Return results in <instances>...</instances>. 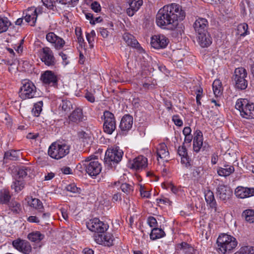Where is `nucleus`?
Masks as SVG:
<instances>
[{
	"label": "nucleus",
	"mask_w": 254,
	"mask_h": 254,
	"mask_svg": "<svg viewBox=\"0 0 254 254\" xmlns=\"http://www.w3.org/2000/svg\"><path fill=\"white\" fill-rule=\"evenodd\" d=\"M185 16L186 13L179 4L171 3L159 10L156 23L162 28L174 30L178 28V21L183 20Z\"/></svg>",
	"instance_id": "f257e3e1"
},
{
	"label": "nucleus",
	"mask_w": 254,
	"mask_h": 254,
	"mask_svg": "<svg viewBox=\"0 0 254 254\" xmlns=\"http://www.w3.org/2000/svg\"><path fill=\"white\" fill-rule=\"evenodd\" d=\"M218 249L223 254L229 253L238 245L236 239L231 235L222 234L219 235L216 242Z\"/></svg>",
	"instance_id": "f03ea898"
},
{
	"label": "nucleus",
	"mask_w": 254,
	"mask_h": 254,
	"mask_svg": "<svg viewBox=\"0 0 254 254\" xmlns=\"http://www.w3.org/2000/svg\"><path fill=\"white\" fill-rule=\"evenodd\" d=\"M70 148V145L65 143L54 142L49 148L48 155L54 159H60L69 153Z\"/></svg>",
	"instance_id": "7ed1b4c3"
},
{
	"label": "nucleus",
	"mask_w": 254,
	"mask_h": 254,
	"mask_svg": "<svg viewBox=\"0 0 254 254\" xmlns=\"http://www.w3.org/2000/svg\"><path fill=\"white\" fill-rule=\"evenodd\" d=\"M247 71L245 68L241 67L235 69L232 77V81L236 89L244 90L247 88Z\"/></svg>",
	"instance_id": "20e7f679"
},
{
	"label": "nucleus",
	"mask_w": 254,
	"mask_h": 254,
	"mask_svg": "<svg viewBox=\"0 0 254 254\" xmlns=\"http://www.w3.org/2000/svg\"><path fill=\"white\" fill-rule=\"evenodd\" d=\"M22 84L19 91V96L22 99H31L38 96L36 87L31 81L24 79L22 81Z\"/></svg>",
	"instance_id": "39448f33"
},
{
	"label": "nucleus",
	"mask_w": 254,
	"mask_h": 254,
	"mask_svg": "<svg viewBox=\"0 0 254 254\" xmlns=\"http://www.w3.org/2000/svg\"><path fill=\"white\" fill-rule=\"evenodd\" d=\"M123 154V151L119 146H116L112 149H108L105 153L104 158L105 164L110 167H113V165L118 163L121 161Z\"/></svg>",
	"instance_id": "423d86ee"
},
{
	"label": "nucleus",
	"mask_w": 254,
	"mask_h": 254,
	"mask_svg": "<svg viewBox=\"0 0 254 254\" xmlns=\"http://www.w3.org/2000/svg\"><path fill=\"white\" fill-rule=\"evenodd\" d=\"M86 226L89 230L97 234L104 233L109 228L108 224L101 221L97 218L90 219L89 221L87 222Z\"/></svg>",
	"instance_id": "0eeeda50"
},
{
	"label": "nucleus",
	"mask_w": 254,
	"mask_h": 254,
	"mask_svg": "<svg viewBox=\"0 0 254 254\" xmlns=\"http://www.w3.org/2000/svg\"><path fill=\"white\" fill-rule=\"evenodd\" d=\"M103 129L106 133L111 134L116 128V121L113 114L108 111L104 112Z\"/></svg>",
	"instance_id": "6e6552de"
},
{
	"label": "nucleus",
	"mask_w": 254,
	"mask_h": 254,
	"mask_svg": "<svg viewBox=\"0 0 254 254\" xmlns=\"http://www.w3.org/2000/svg\"><path fill=\"white\" fill-rule=\"evenodd\" d=\"M41 80L45 85L57 87L58 84V75L53 71L46 70L41 76Z\"/></svg>",
	"instance_id": "1a4fd4ad"
},
{
	"label": "nucleus",
	"mask_w": 254,
	"mask_h": 254,
	"mask_svg": "<svg viewBox=\"0 0 254 254\" xmlns=\"http://www.w3.org/2000/svg\"><path fill=\"white\" fill-rule=\"evenodd\" d=\"M12 246L15 249L24 254H29L32 250L29 242L20 239L14 240L12 242Z\"/></svg>",
	"instance_id": "9d476101"
},
{
	"label": "nucleus",
	"mask_w": 254,
	"mask_h": 254,
	"mask_svg": "<svg viewBox=\"0 0 254 254\" xmlns=\"http://www.w3.org/2000/svg\"><path fill=\"white\" fill-rule=\"evenodd\" d=\"M95 241L99 245L110 247L114 245V238L113 235L109 233L105 235L102 234H95L94 236Z\"/></svg>",
	"instance_id": "9b49d317"
},
{
	"label": "nucleus",
	"mask_w": 254,
	"mask_h": 254,
	"mask_svg": "<svg viewBox=\"0 0 254 254\" xmlns=\"http://www.w3.org/2000/svg\"><path fill=\"white\" fill-rule=\"evenodd\" d=\"M169 42V39L163 35H154L151 38V45L154 49H164Z\"/></svg>",
	"instance_id": "f8f14e48"
},
{
	"label": "nucleus",
	"mask_w": 254,
	"mask_h": 254,
	"mask_svg": "<svg viewBox=\"0 0 254 254\" xmlns=\"http://www.w3.org/2000/svg\"><path fill=\"white\" fill-rule=\"evenodd\" d=\"M86 172L91 177H95L99 174L102 170V166L98 161H92L90 163L85 164Z\"/></svg>",
	"instance_id": "ddd939ff"
},
{
	"label": "nucleus",
	"mask_w": 254,
	"mask_h": 254,
	"mask_svg": "<svg viewBox=\"0 0 254 254\" xmlns=\"http://www.w3.org/2000/svg\"><path fill=\"white\" fill-rule=\"evenodd\" d=\"M41 61L48 66L54 65L56 63V60L53 53L49 47H44L42 49Z\"/></svg>",
	"instance_id": "4468645a"
},
{
	"label": "nucleus",
	"mask_w": 254,
	"mask_h": 254,
	"mask_svg": "<svg viewBox=\"0 0 254 254\" xmlns=\"http://www.w3.org/2000/svg\"><path fill=\"white\" fill-rule=\"evenodd\" d=\"M216 193L221 200L226 201L230 198L232 191L231 188L227 185L219 184L216 189Z\"/></svg>",
	"instance_id": "2eb2a0df"
},
{
	"label": "nucleus",
	"mask_w": 254,
	"mask_h": 254,
	"mask_svg": "<svg viewBox=\"0 0 254 254\" xmlns=\"http://www.w3.org/2000/svg\"><path fill=\"white\" fill-rule=\"evenodd\" d=\"M235 194L239 198L244 199L254 196V188L237 187L235 190Z\"/></svg>",
	"instance_id": "dca6fc26"
},
{
	"label": "nucleus",
	"mask_w": 254,
	"mask_h": 254,
	"mask_svg": "<svg viewBox=\"0 0 254 254\" xmlns=\"http://www.w3.org/2000/svg\"><path fill=\"white\" fill-rule=\"evenodd\" d=\"M208 22L206 19L198 17L193 24L196 35L207 32Z\"/></svg>",
	"instance_id": "f3484780"
},
{
	"label": "nucleus",
	"mask_w": 254,
	"mask_h": 254,
	"mask_svg": "<svg viewBox=\"0 0 254 254\" xmlns=\"http://www.w3.org/2000/svg\"><path fill=\"white\" fill-rule=\"evenodd\" d=\"M123 38L128 46L138 49L140 53L144 52L143 48L140 47V44L132 35L125 33L123 36Z\"/></svg>",
	"instance_id": "a211bd4d"
},
{
	"label": "nucleus",
	"mask_w": 254,
	"mask_h": 254,
	"mask_svg": "<svg viewBox=\"0 0 254 254\" xmlns=\"http://www.w3.org/2000/svg\"><path fill=\"white\" fill-rule=\"evenodd\" d=\"M147 166V159L143 156H138L130 163V168L136 170H141Z\"/></svg>",
	"instance_id": "6ab92c4d"
},
{
	"label": "nucleus",
	"mask_w": 254,
	"mask_h": 254,
	"mask_svg": "<svg viewBox=\"0 0 254 254\" xmlns=\"http://www.w3.org/2000/svg\"><path fill=\"white\" fill-rule=\"evenodd\" d=\"M129 7L127 9V13L129 16H132L142 5V0H128Z\"/></svg>",
	"instance_id": "aec40b11"
},
{
	"label": "nucleus",
	"mask_w": 254,
	"mask_h": 254,
	"mask_svg": "<svg viewBox=\"0 0 254 254\" xmlns=\"http://www.w3.org/2000/svg\"><path fill=\"white\" fill-rule=\"evenodd\" d=\"M133 124V117L129 115H126L122 118L120 128L122 131H127L131 129Z\"/></svg>",
	"instance_id": "412c9836"
},
{
	"label": "nucleus",
	"mask_w": 254,
	"mask_h": 254,
	"mask_svg": "<svg viewBox=\"0 0 254 254\" xmlns=\"http://www.w3.org/2000/svg\"><path fill=\"white\" fill-rule=\"evenodd\" d=\"M196 35L197 41L201 47H208L212 43V38L208 32Z\"/></svg>",
	"instance_id": "4be33fe9"
},
{
	"label": "nucleus",
	"mask_w": 254,
	"mask_h": 254,
	"mask_svg": "<svg viewBox=\"0 0 254 254\" xmlns=\"http://www.w3.org/2000/svg\"><path fill=\"white\" fill-rule=\"evenodd\" d=\"M203 145L202 133L200 130H196L194 133L193 141V150L196 152H198Z\"/></svg>",
	"instance_id": "5701e85b"
},
{
	"label": "nucleus",
	"mask_w": 254,
	"mask_h": 254,
	"mask_svg": "<svg viewBox=\"0 0 254 254\" xmlns=\"http://www.w3.org/2000/svg\"><path fill=\"white\" fill-rule=\"evenodd\" d=\"M184 144L185 142L182 146L179 147L178 153L181 157V163L185 164L186 167H189L191 166L190 159L188 156L187 150Z\"/></svg>",
	"instance_id": "b1692460"
},
{
	"label": "nucleus",
	"mask_w": 254,
	"mask_h": 254,
	"mask_svg": "<svg viewBox=\"0 0 254 254\" xmlns=\"http://www.w3.org/2000/svg\"><path fill=\"white\" fill-rule=\"evenodd\" d=\"M157 160H159V158L168 161L169 159V153L168 150L166 145L164 143L160 144L157 148Z\"/></svg>",
	"instance_id": "393cba45"
},
{
	"label": "nucleus",
	"mask_w": 254,
	"mask_h": 254,
	"mask_svg": "<svg viewBox=\"0 0 254 254\" xmlns=\"http://www.w3.org/2000/svg\"><path fill=\"white\" fill-rule=\"evenodd\" d=\"M8 210L14 215L19 214L22 212L21 203L13 198L6 205Z\"/></svg>",
	"instance_id": "a878e982"
},
{
	"label": "nucleus",
	"mask_w": 254,
	"mask_h": 254,
	"mask_svg": "<svg viewBox=\"0 0 254 254\" xmlns=\"http://www.w3.org/2000/svg\"><path fill=\"white\" fill-rule=\"evenodd\" d=\"M242 117L246 119H254V104L248 103L243 110Z\"/></svg>",
	"instance_id": "bb28decb"
},
{
	"label": "nucleus",
	"mask_w": 254,
	"mask_h": 254,
	"mask_svg": "<svg viewBox=\"0 0 254 254\" xmlns=\"http://www.w3.org/2000/svg\"><path fill=\"white\" fill-rule=\"evenodd\" d=\"M82 110L80 108L75 109L72 113L68 116L69 122L77 123L82 121L83 119Z\"/></svg>",
	"instance_id": "cd10ccee"
},
{
	"label": "nucleus",
	"mask_w": 254,
	"mask_h": 254,
	"mask_svg": "<svg viewBox=\"0 0 254 254\" xmlns=\"http://www.w3.org/2000/svg\"><path fill=\"white\" fill-rule=\"evenodd\" d=\"M72 109L71 103L66 100H63L59 106V110L61 116L65 115Z\"/></svg>",
	"instance_id": "c85d7f7f"
},
{
	"label": "nucleus",
	"mask_w": 254,
	"mask_h": 254,
	"mask_svg": "<svg viewBox=\"0 0 254 254\" xmlns=\"http://www.w3.org/2000/svg\"><path fill=\"white\" fill-rule=\"evenodd\" d=\"M12 198V194L8 190L3 189L0 190V203L1 204L6 205Z\"/></svg>",
	"instance_id": "c756f323"
},
{
	"label": "nucleus",
	"mask_w": 254,
	"mask_h": 254,
	"mask_svg": "<svg viewBox=\"0 0 254 254\" xmlns=\"http://www.w3.org/2000/svg\"><path fill=\"white\" fill-rule=\"evenodd\" d=\"M205 199L210 207L214 209L215 211L217 210V203L215 200L213 192L210 190H207L205 192Z\"/></svg>",
	"instance_id": "7c9ffc66"
},
{
	"label": "nucleus",
	"mask_w": 254,
	"mask_h": 254,
	"mask_svg": "<svg viewBox=\"0 0 254 254\" xmlns=\"http://www.w3.org/2000/svg\"><path fill=\"white\" fill-rule=\"evenodd\" d=\"M235 169L233 166L225 165L223 167H219L217 169L218 174L222 177H227L234 173Z\"/></svg>",
	"instance_id": "2f4dec72"
},
{
	"label": "nucleus",
	"mask_w": 254,
	"mask_h": 254,
	"mask_svg": "<svg viewBox=\"0 0 254 254\" xmlns=\"http://www.w3.org/2000/svg\"><path fill=\"white\" fill-rule=\"evenodd\" d=\"M77 134L79 138L84 143V146L90 145L92 144L93 140L91 133L81 131L78 132Z\"/></svg>",
	"instance_id": "473e14b6"
},
{
	"label": "nucleus",
	"mask_w": 254,
	"mask_h": 254,
	"mask_svg": "<svg viewBox=\"0 0 254 254\" xmlns=\"http://www.w3.org/2000/svg\"><path fill=\"white\" fill-rule=\"evenodd\" d=\"M190 170L192 179L199 181L203 175V168L202 166H192Z\"/></svg>",
	"instance_id": "72a5a7b5"
},
{
	"label": "nucleus",
	"mask_w": 254,
	"mask_h": 254,
	"mask_svg": "<svg viewBox=\"0 0 254 254\" xmlns=\"http://www.w3.org/2000/svg\"><path fill=\"white\" fill-rule=\"evenodd\" d=\"M45 236L39 231L32 232L28 235L27 238L31 242L39 243L44 239Z\"/></svg>",
	"instance_id": "f704fd0d"
},
{
	"label": "nucleus",
	"mask_w": 254,
	"mask_h": 254,
	"mask_svg": "<svg viewBox=\"0 0 254 254\" xmlns=\"http://www.w3.org/2000/svg\"><path fill=\"white\" fill-rule=\"evenodd\" d=\"M165 235L164 231L161 228H154L150 234V239L155 240L163 237Z\"/></svg>",
	"instance_id": "c9c22d12"
},
{
	"label": "nucleus",
	"mask_w": 254,
	"mask_h": 254,
	"mask_svg": "<svg viewBox=\"0 0 254 254\" xmlns=\"http://www.w3.org/2000/svg\"><path fill=\"white\" fill-rule=\"evenodd\" d=\"M18 158L17 152L15 150H10L4 153L3 163H7L8 160H16Z\"/></svg>",
	"instance_id": "e433bc0d"
},
{
	"label": "nucleus",
	"mask_w": 254,
	"mask_h": 254,
	"mask_svg": "<svg viewBox=\"0 0 254 254\" xmlns=\"http://www.w3.org/2000/svg\"><path fill=\"white\" fill-rule=\"evenodd\" d=\"M28 204L30 206L38 210L39 212L43 211L44 206L40 199L36 198H31V201H28Z\"/></svg>",
	"instance_id": "4c0bfd02"
},
{
	"label": "nucleus",
	"mask_w": 254,
	"mask_h": 254,
	"mask_svg": "<svg viewBox=\"0 0 254 254\" xmlns=\"http://www.w3.org/2000/svg\"><path fill=\"white\" fill-rule=\"evenodd\" d=\"M242 216L245 218L247 222L250 223H254V210L248 209L244 210L242 213Z\"/></svg>",
	"instance_id": "58836bf2"
},
{
	"label": "nucleus",
	"mask_w": 254,
	"mask_h": 254,
	"mask_svg": "<svg viewBox=\"0 0 254 254\" xmlns=\"http://www.w3.org/2000/svg\"><path fill=\"white\" fill-rule=\"evenodd\" d=\"M10 25L11 22L7 17L0 16V33L6 31Z\"/></svg>",
	"instance_id": "ea45409f"
},
{
	"label": "nucleus",
	"mask_w": 254,
	"mask_h": 254,
	"mask_svg": "<svg viewBox=\"0 0 254 254\" xmlns=\"http://www.w3.org/2000/svg\"><path fill=\"white\" fill-rule=\"evenodd\" d=\"M24 182L22 180H15L11 186V189L14 190L15 192H19L24 188Z\"/></svg>",
	"instance_id": "a19ab883"
},
{
	"label": "nucleus",
	"mask_w": 254,
	"mask_h": 254,
	"mask_svg": "<svg viewBox=\"0 0 254 254\" xmlns=\"http://www.w3.org/2000/svg\"><path fill=\"white\" fill-rule=\"evenodd\" d=\"M120 188L122 191L127 195L132 194L134 190L133 186L127 183L121 184Z\"/></svg>",
	"instance_id": "79ce46f5"
},
{
	"label": "nucleus",
	"mask_w": 254,
	"mask_h": 254,
	"mask_svg": "<svg viewBox=\"0 0 254 254\" xmlns=\"http://www.w3.org/2000/svg\"><path fill=\"white\" fill-rule=\"evenodd\" d=\"M213 90L215 96H219L221 94V82L219 79H216L212 84Z\"/></svg>",
	"instance_id": "37998d69"
},
{
	"label": "nucleus",
	"mask_w": 254,
	"mask_h": 254,
	"mask_svg": "<svg viewBox=\"0 0 254 254\" xmlns=\"http://www.w3.org/2000/svg\"><path fill=\"white\" fill-rule=\"evenodd\" d=\"M31 170L29 167L23 166L20 167L17 171V175L19 179L26 177L28 173L30 174L31 173Z\"/></svg>",
	"instance_id": "c03bdc74"
},
{
	"label": "nucleus",
	"mask_w": 254,
	"mask_h": 254,
	"mask_svg": "<svg viewBox=\"0 0 254 254\" xmlns=\"http://www.w3.org/2000/svg\"><path fill=\"white\" fill-rule=\"evenodd\" d=\"M234 254H254V247L252 246L242 247Z\"/></svg>",
	"instance_id": "a18cd8bd"
},
{
	"label": "nucleus",
	"mask_w": 254,
	"mask_h": 254,
	"mask_svg": "<svg viewBox=\"0 0 254 254\" xmlns=\"http://www.w3.org/2000/svg\"><path fill=\"white\" fill-rule=\"evenodd\" d=\"M248 25L246 23H241L238 25L237 27V30L238 34L241 36H245L249 33Z\"/></svg>",
	"instance_id": "49530a36"
},
{
	"label": "nucleus",
	"mask_w": 254,
	"mask_h": 254,
	"mask_svg": "<svg viewBox=\"0 0 254 254\" xmlns=\"http://www.w3.org/2000/svg\"><path fill=\"white\" fill-rule=\"evenodd\" d=\"M32 9H34V11H33V15L35 16L32 17V23H31L30 24V25L32 26H35L36 20H37V16H38L37 12H38L39 13H41L42 12V8L41 7H39L35 8L34 7H31L28 8L27 10L28 11H29L31 10Z\"/></svg>",
	"instance_id": "de8ad7c7"
},
{
	"label": "nucleus",
	"mask_w": 254,
	"mask_h": 254,
	"mask_svg": "<svg viewBox=\"0 0 254 254\" xmlns=\"http://www.w3.org/2000/svg\"><path fill=\"white\" fill-rule=\"evenodd\" d=\"M43 5L48 9L52 10L53 11H57L58 9L55 3L56 1L52 0H42Z\"/></svg>",
	"instance_id": "09e8293b"
},
{
	"label": "nucleus",
	"mask_w": 254,
	"mask_h": 254,
	"mask_svg": "<svg viewBox=\"0 0 254 254\" xmlns=\"http://www.w3.org/2000/svg\"><path fill=\"white\" fill-rule=\"evenodd\" d=\"M43 106V102L39 101L35 103L34 108L32 109V113L36 117H38L42 111V107Z\"/></svg>",
	"instance_id": "8fccbe9b"
},
{
	"label": "nucleus",
	"mask_w": 254,
	"mask_h": 254,
	"mask_svg": "<svg viewBox=\"0 0 254 254\" xmlns=\"http://www.w3.org/2000/svg\"><path fill=\"white\" fill-rule=\"evenodd\" d=\"M245 103L246 101L245 100H242V99H239L237 101L235 105L236 109L239 110L241 116L242 113H243L242 111L245 108Z\"/></svg>",
	"instance_id": "3c124183"
},
{
	"label": "nucleus",
	"mask_w": 254,
	"mask_h": 254,
	"mask_svg": "<svg viewBox=\"0 0 254 254\" xmlns=\"http://www.w3.org/2000/svg\"><path fill=\"white\" fill-rule=\"evenodd\" d=\"M66 190L67 191L74 193H80L81 190L80 189L77 188L74 184L67 185L66 187Z\"/></svg>",
	"instance_id": "603ef678"
},
{
	"label": "nucleus",
	"mask_w": 254,
	"mask_h": 254,
	"mask_svg": "<svg viewBox=\"0 0 254 254\" xmlns=\"http://www.w3.org/2000/svg\"><path fill=\"white\" fill-rule=\"evenodd\" d=\"M54 47L57 50H60L64 47L65 44V42L63 39L58 36L56 41L54 42Z\"/></svg>",
	"instance_id": "864d4df0"
},
{
	"label": "nucleus",
	"mask_w": 254,
	"mask_h": 254,
	"mask_svg": "<svg viewBox=\"0 0 254 254\" xmlns=\"http://www.w3.org/2000/svg\"><path fill=\"white\" fill-rule=\"evenodd\" d=\"M58 36H57L54 32H49L46 35L47 40L52 44H54L56 39H57Z\"/></svg>",
	"instance_id": "5fc2aeb1"
},
{
	"label": "nucleus",
	"mask_w": 254,
	"mask_h": 254,
	"mask_svg": "<svg viewBox=\"0 0 254 254\" xmlns=\"http://www.w3.org/2000/svg\"><path fill=\"white\" fill-rule=\"evenodd\" d=\"M172 120L177 126L181 127L183 125V121L179 118V115H174L172 117Z\"/></svg>",
	"instance_id": "6e6d98bb"
},
{
	"label": "nucleus",
	"mask_w": 254,
	"mask_h": 254,
	"mask_svg": "<svg viewBox=\"0 0 254 254\" xmlns=\"http://www.w3.org/2000/svg\"><path fill=\"white\" fill-rule=\"evenodd\" d=\"M147 223L151 227H156L157 222L155 218L153 216H149L147 219Z\"/></svg>",
	"instance_id": "4d7b16f0"
},
{
	"label": "nucleus",
	"mask_w": 254,
	"mask_h": 254,
	"mask_svg": "<svg viewBox=\"0 0 254 254\" xmlns=\"http://www.w3.org/2000/svg\"><path fill=\"white\" fill-rule=\"evenodd\" d=\"M91 8L95 12H99L101 9L100 4L96 1H95L91 3Z\"/></svg>",
	"instance_id": "13d9d810"
},
{
	"label": "nucleus",
	"mask_w": 254,
	"mask_h": 254,
	"mask_svg": "<svg viewBox=\"0 0 254 254\" xmlns=\"http://www.w3.org/2000/svg\"><path fill=\"white\" fill-rule=\"evenodd\" d=\"M139 191L142 197L146 198H149L150 197V191L144 190V188L142 186H140Z\"/></svg>",
	"instance_id": "bf43d9fd"
},
{
	"label": "nucleus",
	"mask_w": 254,
	"mask_h": 254,
	"mask_svg": "<svg viewBox=\"0 0 254 254\" xmlns=\"http://www.w3.org/2000/svg\"><path fill=\"white\" fill-rule=\"evenodd\" d=\"M86 99L89 102L93 103L95 101V97L93 94L90 92H87L85 96Z\"/></svg>",
	"instance_id": "052dcab7"
},
{
	"label": "nucleus",
	"mask_w": 254,
	"mask_h": 254,
	"mask_svg": "<svg viewBox=\"0 0 254 254\" xmlns=\"http://www.w3.org/2000/svg\"><path fill=\"white\" fill-rule=\"evenodd\" d=\"M85 15L86 17V18L88 20H90V23L92 25H94L95 22L94 21V17L93 15L91 13L88 12H85Z\"/></svg>",
	"instance_id": "680f3d73"
},
{
	"label": "nucleus",
	"mask_w": 254,
	"mask_h": 254,
	"mask_svg": "<svg viewBox=\"0 0 254 254\" xmlns=\"http://www.w3.org/2000/svg\"><path fill=\"white\" fill-rule=\"evenodd\" d=\"M81 34H82L81 30L80 28H79V37H77V39H78V42L80 46L81 47H82V46H84L85 43L84 42V41L83 37L81 36Z\"/></svg>",
	"instance_id": "e2e57ef3"
},
{
	"label": "nucleus",
	"mask_w": 254,
	"mask_h": 254,
	"mask_svg": "<svg viewBox=\"0 0 254 254\" xmlns=\"http://www.w3.org/2000/svg\"><path fill=\"white\" fill-rule=\"evenodd\" d=\"M94 156L93 155H91L89 157H87L84 160L82 161V163L83 167H85V164H86V163L87 164V163H90L92 162V161H97L96 160L94 159Z\"/></svg>",
	"instance_id": "0e129e2a"
},
{
	"label": "nucleus",
	"mask_w": 254,
	"mask_h": 254,
	"mask_svg": "<svg viewBox=\"0 0 254 254\" xmlns=\"http://www.w3.org/2000/svg\"><path fill=\"white\" fill-rule=\"evenodd\" d=\"M190 246V245L188 244L186 242H183L179 244L178 246V248H179L181 250H183L184 252L185 251V250H187Z\"/></svg>",
	"instance_id": "69168bd1"
},
{
	"label": "nucleus",
	"mask_w": 254,
	"mask_h": 254,
	"mask_svg": "<svg viewBox=\"0 0 254 254\" xmlns=\"http://www.w3.org/2000/svg\"><path fill=\"white\" fill-rule=\"evenodd\" d=\"M156 200L157 203L164 204L169 203L170 202V200L168 198L165 197H163L161 198H157Z\"/></svg>",
	"instance_id": "338daca9"
},
{
	"label": "nucleus",
	"mask_w": 254,
	"mask_h": 254,
	"mask_svg": "<svg viewBox=\"0 0 254 254\" xmlns=\"http://www.w3.org/2000/svg\"><path fill=\"white\" fill-rule=\"evenodd\" d=\"M196 252V250H195L191 246L185 251L184 252L185 254H195Z\"/></svg>",
	"instance_id": "774afa93"
}]
</instances>
